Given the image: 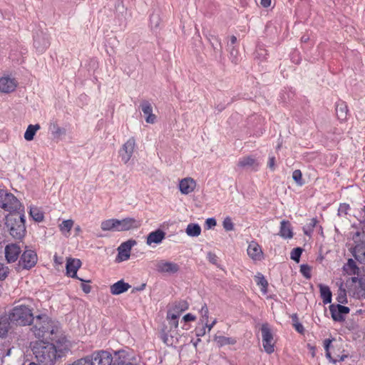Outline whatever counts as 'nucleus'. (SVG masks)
I'll list each match as a JSON object with an SVG mask.
<instances>
[{
	"mask_svg": "<svg viewBox=\"0 0 365 365\" xmlns=\"http://www.w3.org/2000/svg\"><path fill=\"white\" fill-rule=\"evenodd\" d=\"M32 353L41 365H53L58 359L54 345L49 341L38 340L30 343Z\"/></svg>",
	"mask_w": 365,
	"mask_h": 365,
	"instance_id": "f257e3e1",
	"label": "nucleus"
},
{
	"mask_svg": "<svg viewBox=\"0 0 365 365\" xmlns=\"http://www.w3.org/2000/svg\"><path fill=\"white\" fill-rule=\"evenodd\" d=\"M31 331L38 340L50 339L55 333L53 322L46 314H39L32 321Z\"/></svg>",
	"mask_w": 365,
	"mask_h": 365,
	"instance_id": "f03ea898",
	"label": "nucleus"
},
{
	"mask_svg": "<svg viewBox=\"0 0 365 365\" xmlns=\"http://www.w3.org/2000/svg\"><path fill=\"white\" fill-rule=\"evenodd\" d=\"M6 226L13 238L22 239L26 232L24 211L9 213L6 217Z\"/></svg>",
	"mask_w": 365,
	"mask_h": 365,
	"instance_id": "7ed1b4c3",
	"label": "nucleus"
},
{
	"mask_svg": "<svg viewBox=\"0 0 365 365\" xmlns=\"http://www.w3.org/2000/svg\"><path fill=\"white\" fill-rule=\"evenodd\" d=\"M34 318L32 309L24 304L14 307L9 314L11 321L21 326L31 324Z\"/></svg>",
	"mask_w": 365,
	"mask_h": 365,
	"instance_id": "20e7f679",
	"label": "nucleus"
},
{
	"mask_svg": "<svg viewBox=\"0 0 365 365\" xmlns=\"http://www.w3.org/2000/svg\"><path fill=\"white\" fill-rule=\"evenodd\" d=\"M0 207L10 213L24 211V207L19 200L12 193L4 190H0Z\"/></svg>",
	"mask_w": 365,
	"mask_h": 365,
	"instance_id": "39448f33",
	"label": "nucleus"
},
{
	"mask_svg": "<svg viewBox=\"0 0 365 365\" xmlns=\"http://www.w3.org/2000/svg\"><path fill=\"white\" fill-rule=\"evenodd\" d=\"M87 356L91 365H112L113 361L112 354L104 349L94 351Z\"/></svg>",
	"mask_w": 365,
	"mask_h": 365,
	"instance_id": "423d86ee",
	"label": "nucleus"
},
{
	"mask_svg": "<svg viewBox=\"0 0 365 365\" xmlns=\"http://www.w3.org/2000/svg\"><path fill=\"white\" fill-rule=\"evenodd\" d=\"M49 339L53 341L52 344L54 345V351L58 359L65 356L72 347L71 341L65 335H59L56 339L50 337Z\"/></svg>",
	"mask_w": 365,
	"mask_h": 365,
	"instance_id": "0eeeda50",
	"label": "nucleus"
},
{
	"mask_svg": "<svg viewBox=\"0 0 365 365\" xmlns=\"http://www.w3.org/2000/svg\"><path fill=\"white\" fill-rule=\"evenodd\" d=\"M137 148L136 140L130 137L123 145L119 151L120 158L124 164L128 163Z\"/></svg>",
	"mask_w": 365,
	"mask_h": 365,
	"instance_id": "6e6552de",
	"label": "nucleus"
},
{
	"mask_svg": "<svg viewBox=\"0 0 365 365\" xmlns=\"http://www.w3.org/2000/svg\"><path fill=\"white\" fill-rule=\"evenodd\" d=\"M262 346L264 351L270 354L274 351V342L272 329L267 323L262 324L261 327Z\"/></svg>",
	"mask_w": 365,
	"mask_h": 365,
	"instance_id": "1a4fd4ad",
	"label": "nucleus"
},
{
	"mask_svg": "<svg viewBox=\"0 0 365 365\" xmlns=\"http://www.w3.org/2000/svg\"><path fill=\"white\" fill-rule=\"evenodd\" d=\"M17 87L18 81L11 74L3 73L0 76V93H11L16 91Z\"/></svg>",
	"mask_w": 365,
	"mask_h": 365,
	"instance_id": "9d476101",
	"label": "nucleus"
},
{
	"mask_svg": "<svg viewBox=\"0 0 365 365\" xmlns=\"http://www.w3.org/2000/svg\"><path fill=\"white\" fill-rule=\"evenodd\" d=\"M135 361V356L131 351L121 349L114 352L112 365H132Z\"/></svg>",
	"mask_w": 365,
	"mask_h": 365,
	"instance_id": "9b49d317",
	"label": "nucleus"
},
{
	"mask_svg": "<svg viewBox=\"0 0 365 365\" xmlns=\"http://www.w3.org/2000/svg\"><path fill=\"white\" fill-rule=\"evenodd\" d=\"M37 261L36 252L34 250L26 248L19 261V265L24 269H30L36 264Z\"/></svg>",
	"mask_w": 365,
	"mask_h": 365,
	"instance_id": "f8f14e48",
	"label": "nucleus"
},
{
	"mask_svg": "<svg viewBox=\"0 0 365 365\" xmlns=\"http://www.w3.org/2000/svg\"><path fill=\"white\" fill-rule=\"evenodd\" d=\"M137 242L135 240H128L120 245L118 247V255L115 258L116 262H122L128 260L130 257V252L133 247L136 245Z\"/></svg>",
	"mask_w": 365,
	"mask_h": 365,
	"instance_id": "ddd939ff",
	"label": "nucleus"
},
{
	"mask_svg": "<svg viewBox=\"0 0 365 365\" xmlns=\"http://www.w3.org/2000/svg\"><path fill=\"white\" fill-rule=\"evenodd\" d=\"M331 340L327 339L324 341V349L326 350V356L333 364H336L338 361H344L346 358V354H340V348L338 346H330Z\"/></svg>",
	"mask_w": 365,
	"mask_h": 365,
	"instance_id": "4468645a",
	"label": "nucleus"
},
{
	"mask_svg": "<svg viewBox=\"0 0 365 365\" xmlns=\"http://www.w3.org/2000/svg\"><path fill=\"white\" fill-rule=\"evenodd\" d=\"M197 187V181L192 177H185L181 179L178 183L180 192L184 195H188L194 192Z\"/></svg>",
	"mask_w": 365,
	"mask_h": 365,
	"instance_id": "2eb2a0df",
	"label": "nucleus"
},
{
	"mask_svg": "<svg viewBox=\"0 0 365 365\" xmlns=\"http://www.w3.org/2000/svg\"><path fill=\"white\" fill-rule=\"evenodd\" d=\"M178 329L163 327L160 332V337L163 341L168 346L175 345L178 342Z\"/></svg>",
	"mask_w": 365,
	"mask_h": 365,
	"instance_id": "dca6fc26",
	"label": "nucleus"
},
{
	"mask_svg": "<svg viewBox=\"0 0 365 365\" xmlns=\"http://www.w3.org/2000/svg\"><path fill=\"white\" fill-rule=\"evenodd\" d=\"M81 266V262L79 259L67 258L66 259V274L72 278H76L78 280L84 282L90 283L91 280H84L77 276V272Z\"/></svg>",
	"mask_w": 365,
	"mask_h": 365,
	"instance_id": "f3484780",
	"label": "nucleus"
},
{
	"mask_svg": "<svg viewBox=\"0 0 365 365\" xmlns=\"http://www.w3.org/2000/svg\"><path fill=\"white\" fill-rule=\"evenodd\" d=\"M156 270L161 274H174L179 272V265L173 262L160 260L156 264Z\"/></svg>",
	"mask_w": 365,
	"mask_h": 365,
	"instance_id": "a211bd4d",
	"label": "nucleus"
},
{
	"mask_svg": "<svg viewBox=\"0 0 365 365\" xmlns=\"http://www.w3.org/2000/svg\"><path fill=\"white\" fill-rule=\"evenodd\" d=\"M118 232H125L140 227V222L134 217L117 219Z\"/></svg>",
	"mask_w": 365,
	"mask_h": 365,
	"instance_id": "6ab92c4d",
	"label": "nucleus"
},
{
	"mask_svg": "<svg viewBox=\"0 0 365 365\" xmlns=\"http://www.w3.org/2000/svg\"><path fill=\"white\" fill-rule=\"evenodd\" d=\"M21 252V247L14 243L7 245L4 249L5 258L8 263L16 262Z\"/></svg>",
	"mask_w": 365,
	"mask_h": 365,
	"instance_id": "aec40b11",
	"label": "nucleus"
},
{
	"mask_svg": "<svg viewBox=\"0 0 365 365\" xmlns=\"http://www.w3.org/2000/svg\"><path fill=\"white\" fill-rule=\"evenodd\" d=\"M247 252L249 257L254 261H261L264 259V253L262 248L255 241L250 242Z\"/></svg>",
	"mask_w": 365,
	"mask_h": 365,
	"instance_id": "412c9836",
	"label": "nucleus"
},
{
	"mask_svg": "<svg viewBox=\"0 0 365 365\" xmlns=\"http://www.w3.org/2000/svg\"><path fill=\"white\" fill-rule=\"evenodd\" d=\"M329 310L331 317L334 321L344 320L343 314H346L349 312V308L341 304L334 305L329 307Z\"/></svg>",
	"mask_w": 365,
	"mask_h": 365,
	"instance_id": "4be33fe9",
	"label": "nucleus"
},
{
	"mask_svg": "<svg viewBox=\"0 0 365 365\" xmlns=\"http://www.w3.org/2000/svg\"><path fill=\"white\" fill-rule=\"evenodd\" d=\"M165 232L160 229L150 232L146 237V245L150 246L153 244H160L165 238Z\"/></svg>",
	"mask_w": 365,
	"mask_h": 365,
	"instance_id": "5701e85b",
	"label": "nucleus"
},
{
	"mask_svg": "<svg viewBox=\"0 0 365 365\" xmlns=\"http://www.w3.org/2000/svg\"><path fill=\"white\" fill-rule=\"evenodd\" d=\"M34 45L38 51H44L50 45L48 36L43 32L37 34L34 36Z\"/></svg>",
	"mask_w": 365,
	"mask_h": 365,
	"instance_id": "b1692460",
	"label": "nucleus"
},
{
	"mask_svg": "<svg viewBox=\"0 0 365 365\" xmlns=\"http://www.w3.org/2000/svg\"><path fill=\"white\" fill-rule=\"evenodd\" d=\"M188 309V304L186 301H180L175 302L167 314H171V317H180L181 314Z\"/></svg>",
	"mask_w": 365,
	"mask_h": 365,
	"instance_id": "393cba45",
	"label": "nucleus"
},
{
	"mask_svg": "<svg viewBox=\"0 0 365 365\" xmlns=\"http://www.w3.org/2000/svg\"><path fill=\"white\" fill-rule=\"evenodd\" d=\"M130 287L128 283L121 279L110 285V292L113 295H119L126 292Z\"/></svg>",
	"mask_w": 365,
	"mask_h": 365,
	"instance_id": "a878e982",
	"label": "nucleus"
},
{
	"mask_svg": "<svg viewBox=\"0 0 365 365\" xmlns=\"http://www.w3.org/2000/svg\"><path fill=\"white\" fill-rule=\"evenodd\" d=\"M237 166L241 168H251L256 169L259 166V163L254 156L247 155L238 160Z\"/></svg>",
	"mask_w": 365,
	"mask_h": 365,
	"instance_id": "bb28decb",
	"label": "nucleus"
},
{
	"mask_svg": "<svg viewBox=\"0 0 365 365\" xmlns=\"http://www.w3.org/2000/svg\"><path fill=\"white\" fill-rule=\"evenodd\" d=\"M142 111L145 116V122L149 124H153L156 121V115L153 113V108L148 102H143L140 105Z\"/></svg>",
	"mask_w": 365,
	"mask_h": 365,
	"instance_id": "cd10ccee",
	"label": "nucleus"
},
{
	"mask_svg": "<svg viewBox=\"0 0 365 365\" xmlns=\"http://www.w3.org/2000/svg\"><path fill=\"white\" fill-rule=\"evenodd\" d=\"M352 254L359 262L365 264V242H361L355 245Z\"/></svg>",
	"mask_w": 365,
	"mask_h": 365,
	"instance_id": "c85d7f7f",
	"label": "nucleus"
},
{
	"mask_svg": "<svg viewBox=\"0 0 365 365\" xmlns=\"http://www.w3.org/2000/svg\"><path fill=\"white\" fill-rule=\"evenodd\" d=\"M74 225V221L72 219L64 220L58 225L61 233L66 237L70 236L71 229Z\"/></svg>",
	"mask_w": 365,
	"mask_h": 365,
	"instance_id": "c756f323",
	"label": "nucleus"
},
{
	"mask_svg": "<svg viewBox=\"0 0 365 365\" xmlns=\"http://www.w3.org/2000/svg\"><path fill=\"white\" fill-rule=\"evenodd\" d=\"M41 129V125L38 123L30 124L27 126L24 134V138L26 141H31L34 139L36 133Z\"/></svg>",
	"mask_w": 365,
	"mask_h": 365,
	"instance_id": "7c9ffc66",
	"label": "nucleus"
},
{
	"mask_svg": "<svg viewBox=\"0 0 365 365\" xmlns=\"http://www.w3.org/2000/svg\"><path fill=\"white\" fill-rule=\"evenodd\" d=\"M10 319L6 317H0V337H6L11 329Z\"/></svg>",
	"mask_w": 365,
	"mask_h": 365,
	"instance_id": "2f4dec72",
	"label": "nucleus"
},
{
	"mask_svg": "<svg viewBox=\"0 0 365 365\" xmlns=\"http://www.w3.org/2000/svg\"><path fill=\"white\" fill-rule=\"evenodd\" d=\"M213 340L219 347H222L226 345H235L237 343L235 338L225 336H215Z\"/></svg>",
	"mask_w": 365,
	"mask_h": 365,
	"instance_id": "473e14b6",
	"label": "nucleus"
},
{
	"mask_svg": "<svg viewBox=\"0 0 365 365\" xmlns=\"http://www.w3.org/2000/svg\"><path fill=\"white\" fill-rule=\"evenodd\" d=\"M117 219L111 218L103 220L101 223V228L103 231L118 232Z\"/></svg>",
	"mask_w": 365,
	"mask_h": 365,
	"instance_id": "72a5a7b5",
	"label": "nucleus"
},
{
	"mask_svg": "<svg viewBox=\"0 0 365 365\" xmlns=\"http://www.w3.org/2000/svg\"><path fill=\"white\" fill-rule=\"evenodd\" d=\"M279 235L284 239H291L293 237L292 230L288 221L281 222Z\"/></svg>",
	"mask_w": 365,
	"mask_h": 365,
	"instance_id": "f704fd0d",
	"label": "nucleus"
},
{
	"mask_svg": "<svg viewBox=\"0 0 365 365\" xmlns=\"http://www.w3.org/2000/svg\"><path fill=\"white\" fill-rule=\"evenodd\" d=\"M347 113H348V108H347V106L344 102H341L336 105V114L337 118L341 122L346 121Z\"/></svg>",
	"mask_w": 365,
	"mask_h": 365,
	"instance_id": "c9c22d12",
	"label": "nucleus"
},
{
	"mask_svg": "<svg viewBox=\"0 0 365 365\" xmlns=\"http://www.w3.org/2000/svg\"><path fill=\"white\" fill-rule=\"evenodd\" d=\"M185 233L191 237H197L201 234V227L197 223H190L187 225Z\"/></svg>",
	"mask_w": 365,
	"mask_h": 365,
	"instance_id": "e433bc0d",
	"label": "nucleus"
},
{
	"mask_svg": "<svg viewBox=\"0 0 365 365\" xmlns=\"http://www.w3.org/2000/svg\"><path fill=\"white\" fill-rule=\"evenodd\" d=\"M320 294L324 304H329L331 302V292L328 286L319 284Z\"/></svg>",
	"mask_w": 365,
	"mask_h": 365,
	"instance_id": "4c0bfd02",
	"label": "nucleus"
},
{
	"mask_svg": "<svg viewBox=\"0 0 365 365\" xmlns=\"http://www.w3.org/2000/svg\"><path fill=\"white\" fill-rule=\"evenodd\" d=\"M255 281H256L257 284L258 286L261 287L262 292L263 294H267V293L268 282L266 280V279L264 278V277L262 274L258 273L255 276Z\"/></svg>",
	"mask_w": 365,
	"mask_h": 365,
	"instance_id": "58836bf2",
	"label": "nucleus"
},
{
	"mask_svg": "<svg viewBox=\"0 0 365 365\" xmlns=\"http://www.w3.org/2000/svg\"><path fill=\"white\" fill-rule=\"evenodd\" d=\"M29 214L31 217L36 222H41L44 218L43 212L36 207H31Z\"/></svg>",
	"mask_w": 365,
	"mask_h": 365,
	"instance_id": "ea45409f",
	"label": "nucleus"
},
{
	"mask_svg": "<svg viewBox=\"0 0 365 365\" xmlns=\"http://www.w3.org/2000/svg\"><path fill=\"white\" fill-rule=\"evenodd\" d=\"M50 129L51 130L52 135L54 138H61L66 133V130L64 128L58 126L56 123L51 124Z\"/></svg>",
	"mask_w": 365,
	"mask_h": 365,
	"instance_id": "a19ab883",
	"label": "nucleus"
},
{
	"mask_svg": "<svg viewBox=\"0 0 365 365\" xmlns=\"http://www.w3.org/2000/svg\"><path fill=\"white\" fill-rule=\"evenodd\" d=\"M317 218L314 217L312 218L309 222H308L304 227H303V231L304 233L307 235L310 236L312 233L314 228L317 225Z\"/></svg>",
	"mask_w": 365,
	"mask_h": 365,
	"instance_id": "79ce46f5",
	"label": "nucleus"
},
{
	"mask_svg": "<svg viewBox=\"0 0 365 365\" xmlns=\"http://www.w3.org/2000/svg\"><path fill=\"white\" fill-rule=\"evenodd\" d=\"M292 179L298 186H302L304 181L302 179V173L300 170H295L292 173Z\"/></svg>",
	"mask_w": 365,
	"mask_h": 365,
	"instance_id": "37998d69",
	"label": "nucleus"
},
{
	"mask_svg": "<svg viewBox=\"0 0 365 365\" xmlns=\"http://www.w3.org/2000/svg\"><path fill=\"white\" fill-rule=\"evenodd\" d=\"M166 319L168 322V325H165L164 327H168V328L171 329H178V317H171V314H167Z\"/></svg>",
	"mask_w": 365,
	"mask_h": 365,
	"instance_id": "c03bdc74",
	"label": "nucleus"
},
{
	"mask_svg": "<svg viewBox=\"0 0 365 365\" xmlns=\"http://www.w3.org/2000/svg\"><path fill=\"white\" fill-rule=\"evenodd\" d=\"M343 285L341 284V286L339 288L338 294H337V301L338 302L341 304H344L346 302V293L345 289H344Z\"/></svg>",
	"mask_w": 365,
	"mask_h": 365,
	"instance_id": "a18cd8bd",
	"label": "nucleus"
},
{
	"mask_svg": "<svg viewBox=\"0 0 365 365\" xmlns=\"http://www.w3.org/2000/svg\"><path fill=\"white\" fill-rule=\"evenodd\" d=\"M223 228L226 231H232L234 230V224L230 217H226L222 221Z\"/></svg>",
	"mask_w": 365,
	"mask_h": 365,
	"instance_id": "49530a36",
	"label": "nucleus"
},
{
	"mask_svg": "<svg viewBox=\"0 0 365 365\" xmlns=\"http://www.w3.org/2000/svg\"><path fill=\"white\" fill-rule=\"evenodd\" d=\"M302 251L303 250L300 247L294 248L291 252V259L296 262H299Z\"/></svg>",
	"mask_w": 365,
	"mask_h": 365,
	"instance_id": "de8ad7c7",
	"label": "nucleus"
},
{
	"mask_svg": "<svg viewBox=\"0 0 365 365\" xmlns=\"http://www.w3.org/2000/svg\"><path fill=\"white\" fill-rule=\"evenodd\" d=\"M300 272L307 279L311 277V267L308 264H302L300 266Z\"/></svg>",
	"mask_w": 365,
	"mask_h": 365,
	"instance_id": "09e8293b",
	"label": "nucleus"
},
{
	"mask_svg": "<svg viewBox=\"0 0 365 365\" xmlns=\"http://www.w3.org/2000/svg\"><path fill=\"white\" fill-rule=\"evenodd\" d=\"M292 319L293 321V325L295 327L296 330L299 333H302L304 331V327L302 324L299 322L297 314H292Z\"/></svg>",
	"mask_w": 365,
	"mask_h": 365,
	"instance_id": "8fccbe9b",
	"label": "nucleus"
},
{
	"mask_svg": "<svg viewBox=\"0 0 365 365\" xmlns=\"http://www.w3.org/2000/svg\"><path fill=\"white\" fill-rule=\"evenodd\" d=\"M346 266L348 269H350L351 274H358V268L356 266L355 262L352 259H349L347 262Z\"/></svg>",
	"mask_w": 365,
	"mask_h": 365,
	"instance_id": "3c124183",
	"label": "nucleus"
},
{
	"mask_svg": "<svg viewBox=\"0 0 365 365\" xmlns=\"http://www.w3.org/2000/svg\"><path fill=\"white\" fill-rule=\"evenodd\" d=\"M88 356L86 355L84 357L78 359L76 360L75 361H73V363L69 364L68 365H91L89 360H88Z\"/></svg>",
	"mask_w": 365,
	"mask_h": 365,
	"instance_id": "603ef678",
	"label": "nucleus"
},
{
	"mask_svg": "<svg viewBox=\"0 0 365 365\" xmlns=\"http://www.w3.org/2000/svg\"><path fill=\"white\" fill-rule=\"evenodd\" d=\"M9 274V268L4 264L0 263V280H4Z\"/></svg>",
	"mask_w": 365,
	"mask_h": 365,
	"instance_id": "864d4df0",
	"label": "nucleus"
},
{
	"mask_svg": "<svg viewBox=\"0 0 365 365\" xmlns=\"http://www.w3.org/2000/svg\"><path fill=\"white\" fill-rule=\"evenodd\" d=\"M200 313L202 316V319L201 321L202 322V320H208V308L207 307V305L205 304H203L201 307V309L200 310Z\"/></svg>",
	"mask_w": 365,
	"mask_h": 365,
	"instance_id": "5fc2aeb1",
	"label": "nucleus"
},
{
	"mask_svg": "<svg viewBox=\"0 0 365 365\" xmlns=\"http://www.w3.org/2000/svg\"><path fill=\"white\" fill-rule=\"evenodd\" d=\"M217 225L216 220L213 217L207 218L205 220V226L207 230L215 227Z\"/></svg>",
	"mask_w": 365,
	"mask_h": 365,
	"instance_id": "6e6d98bb",
	"label": "nucleus"
},
{
	"mask_svg": "<svg viewBox=\"0 0 365 365\" xmlns=\"http://www.w3.org/2000/svg\"><path fill=\"white\" fill-rule=\"evenodd\" d=\"M160 23V19L158 16H153L150 19V24L152 28L157 29Z\"/></svg>",
	"mask_w": 365,
	"mask_h": 365,
	"instance_id": "4d7b16f0",
	"label": "nucleus"
},
{
	"mask_svg": "<svg viewBox=\"0 0 365 365\" xmlns=\"http://www.w3.org/2000/svg\"><path fill=\"white\" fill-rule=\"evenodd\" d=\"M212 39H213V41H211V43H212V46L213 47V48L215 50L220 49L221 43H220L219 38L217 37L214 36L212 38Z\"/></svg>",
	"mask_w": 365,
	"mask_h": 365,
	"instance_id": "13d9d810",
	"label": "nucleus"
},
{
	"mask_svg": "<svg viewBox=\"0 0 365 365\" xmlns=\"http://www.w3.org/2000/svg\"><path fill=\"white\" fill-rule=\"evenodd\" d=\"M207 259L208 260L213 264H216L217 262V256L212 252L207 253Z\"/></svg>",
	"mask_w": 365,
	"mask_h": 365,
	"instance_id": "bf43d9fd",
	"label": "nucleus"
},
{
	"mask_svg": "<svg viewBox=\"0 0 365 365\" xmlns=\"http://www.w3.org/2000/svg\"><path fill=\"white\" fill-rule=\"evenodd\" d=\"M182 319L185 322H190L195 321L196 319V317L192 314L188 313L184 315Z\"/></svg>",
	"mask_w": 365,
	"mask_h": 365,
	"instance_id": "052dcab7",
	"label": "nucleus"
},
{
	"mask_svg": "<svg viewBox=\"0 0 365 365\" xmlns=\"http://www.w3.org/2000/svg\"><path fill=\"white\" fill-rule=\"evenodd\" d=\"M275 158L274 156H271L269 157V162H268V167L274 170V168H275Z\"/></svg>",
	"mask_w": 365,
	"mask_h": 365,
	"instance_id": "680f3d73",
	"label": "nucleus"
},
{
	"mask_svg": "<svg viewBox=\"0 0 365 365\" xmlns=\"http://www.w3.org/2000/svg\"><path fill=\"white\" fill-rule=\"evenodd\" d=\"M216 319H214L210 324H207V320H202V323L205 324L206 328H207L208 332H210L213 327V326L216 324Z\"/></svg>",
	"mask_w": 365,
	"mask_h": 365,
	"instance_id": "e2e57ef3",
	"label": "nucleus"
},
{
	"mask_svg": "<svg viewBox=\"0 0 365 365\" xmlns=\"http://www.w3.org/2000/svg\"><path fill=\"white\" fill-rule=\"evenodd\" d=\"M81 289L86 294L90 293V292L91 290V286L85 284H82Z\"/></svg>",
	"mask_w": 365,
	"mask_h": 365,
	"instance_id": "0e129e2a",
	"label": "nucleus"
},
{
	"mask_svg": "<svg viewBox=\"0 0 365 365\" xmlns=\"http://www.w3.org/2000/svg\"><path fill=\"white\" fill-rule=\"evenodd\" d=\"M260 4L263 7L267 8L271 5V0H261Z\"/></svg>",
	"mask_w": 365,
	"mask_h": 365,
	"instance_id": "69168bd1",
	"label": "nucleus"
},
{
	"mask_svg": "<svg viewBox=\"0 0 365 365\" xmlns=\"http://www.w3.org/2000/svg\"><path fill=\"white\" fill-rule=\"evenodd\" d=\"M53 260L56 264H61L63 263L62 257H58L57 255H54Z\"/></svg>",
	"mask_w": 365,
	"mask_h": 365,
	"instance_id": "338daca9",
	"label": "nucleus"
},
{
	"mask_svg": "<svg viewBox=\"0 0 365 365\" xmlns=\"http://www.w3.org/2000/svg\"><path fill=\"white\" fill-rule=\"evenodd\" d=\"M308 347H309V350H310V351H311L312 356V357H314V356H315V354H315V348H314V346H311L310 344H309V345H308Z\"/></svg>",
	"mask_w": 365,
	"mask_h": 365,
	"instance_id": "774afa93",
	"label": "nucleus"
}]
</instances>
